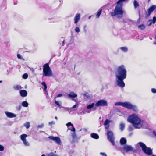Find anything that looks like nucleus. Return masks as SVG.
I'll return each instance as SVG.
<instances>
[{
	"instance_id": "nucleus-52",
	"label": "nucleus",
	"mask_w": 156,
	"mask_h": 156,
	"mask_svg": "<svg viewBox=\"0 0 156 156\" xmlns=\"http://www.w3.org/2000/svg\"><path fill=\"white\" fill-rule=\"evenodd\" d=\"M30 70L32 71V72H34V69H33V68H30Z\"/></svg>"
},
{
	"instance_id": "nucleus-25",
	"label": "nucleus",
	"mask_w": 156,
	"mask_h": 156,
	"mask_svg": "<svg viewBox=\"0 0 156 156\" xmlns=\"http://www.w3.org/2000/svg\"><path fill=\"white\" fill-rule=\"evenodd\" d=\"M125 127V124L122 122H120L119 124V129L121 131H123Z\"/></svg>"
},
{
	"instance_id": "nucleus-53",
	"label": "nucleus",
	"mask_w": 156,
	"mask_h": 156,
	"mask_svg": "<svg viewBox=\"0 0 156 156\" xmlns=\"http://www.w3.org/2000/svg\"><path fill=\"white\" fill-rule=\"evenodd\" d=\"M34 51V50H30L29 51L30 52H33Z\"/></svg>"
},
{
	"instance_id": "nucleus-28",
	"label": "nucleus",
	"mask_w": 156,
	"mask_h": 156,
	"mask_svg": "<svg viewBox=\"0 0 156 156\" xmlns=\"http://www.w3.org/2000/svg\"><path fill=\"white\" fill-rule=\"evenodd\" d=\"M102 11V9L101 8H100L99 10V11L98 12L97 14L96 15V17L97 18H98L99 17Z\"/></svg>"
},
{
	"instance_id": "nucleus-60",
	"label": "nucleus",
	"mask_w": 156,
	"mask_h": 156,
	"mask_svg": "<svg viewBox=\"0 0 156 156\" xmlns=\"http://www.w3.org/2000/svg\"><path fill=\"white\" fill-rule=\"evenodd\" d=\"M64 41H63V42H62L63 44H64Z\"/></svg>"
},
{
	"instance_id": "nucleus-31",
	"label": "nucleus",
	"mask_w": 156,
	"mask_h": 156,
	"mask_svg": "<svg viewBox=\"0 0 156 156\" xmlns=\"http://www.w3.org/2000/svg\"><path fill=\"white\" fill-rule=\"evenodd\" d=\"M95 105V104L94 103H92L91 104H89L87 105V109H90L93 108L94 106Z\"/></svg>"
},
{
	"instance_id": "nucleus-51",
	"label": "nucleus",
	"mask_w": 156,
	"mask_h": 156,
	"mask_svg": "<svg viewBox=\"0 0 156 156\" xmlns=\"http://www.w3.org/2000/svg\"><path fill=\"white\" fill-rule=\"evenodd\" d=\"M153 133L155 136H156V132L155 131H153Z\"/></svg>"
},
{
	"instance_id": "nucleus-43",
	"label": "nucleus",
	"mask_w": 156,
	"mask_h": 156,
	"mask_svg": "<svg viewBox=\"0 0 156 156\" xmlns=\"http://www.w3.org/2000/svg\"><path fill=\"white\" fill-rule=\"evenodd\" d=\"M4 150V147L2 146L0 144V151H3Z\"/></svg>"
},
{
	"instance_id": "nucleus-22",
	"label": "nucleus",
	"mask_w": 156,
	"mask_h": 156,
	"mask_svg": "<svg viewBox=\"0 0 156 156\" xmlns=\"http://www.w3.org/2000/svg\"><path fill=\"white\" fill-rule=\"evenodd\" d=\"M68 96L69 98H73L77 97V94H75L74 92H71L68 94Z\"/></svg>"
},
{
	"instance_id": "nucleus-12",
	"label": "nucleus",
	"mask_w": 156,
	"mask_h": 156,
	"mask_svg": "<svg viewBox=\"0 0 156 156\" xmlns=\"http://www.w3.org/2000/svg\"><path fill=\"white\" fill-rule=\"evenodd\" d=\"M5 113L6 116L9 118H13L16 117V115L15 114L8 111H5Z\"/></svg>"
},
{
	"instance_id": "nucleus-7",
	"label": "nucleus",
	"mask_w": 156,
	"mask_h": 156,
	"mask_svg": "<svg viewBox=\"0 0 156 156\" xmlns=\"http://www.w3.org/2000/svg\"><path fill=\"white\" fill-rule=\"evenodd\" d=\"M107 135L108 140L112 144L113 146H114L115 144L114 142L115 138L112 132L110 130H108Z\"/></svg>"
},
{
	"instance_id": "nucleus-35",
	"label": "nucleus",
	"mask_w": 156,
	"mask_h": 156,
	"mask_svg": "<svg viewBox=\"0 0 156 156\" xmlns=\"http://www.w3.org/2000/svg\"><path fill=\"white\" fill-rule=\"evenodd\" d=\"M41 84L44 87V90H45L47 89V85L44 82H42L41 83Z\"/></svg>"
},
{
	"instance_id": "nucleus-58",
	"label": "nucleus",
	"mask_w": 156,
	"mask_h": 156,
	"mask_svg": "<svg viewBox=\"0 0 156 156\" xmlns=\"http://www.w3.org/2000/svg\"><path fill=\"white\" fill-rule=\"evenodd\" d=\"M41 156H45V155L43 154Z\"/></svg>"
},
{
	"instance_id": "nucleus-46",
	"label": "nucleus",
	"mask_w": 156,
	"mask_h": 156,
	"mask_svg": "<svg viewBox=\"0 0 156 156\" xmlns=\"http://www.w3.org/2000/svg\"><path fill=\"white\" fill-rule=\"evenodd\" d=\"M49 125H52L55 124V122L54 121H51L49 122Z\"/></svg>"
},
{
	"instance_id": "nucleus-45",
	"label": "nucleus",
	"mask_w": 156,
	"mask_h": 156,
	"mask_svg": "<svg viewBox=\"0 0 156 156\" xmlns=\"http://www.w3.org/2000/svg\"><path fill=\"white\" fill-rule=\"evenodd\" d=\"M100 154L102 156H107V155L105 154V153L103 152H101L100 153Z\"/></svg>"
},
{
	"instance_id": "nucleus-4",
	"label": "nucleus",
	"mask_w": 156,
	"mask_h": 156,
	"mask_svg": "<svg viewBox=\"0 0 156 156\" xmlns=\"http://www.w3.org/2000/svg\"><path fill=\"white\" fill-rule=\"evenodd\" d=\"M135 146L137 148H139V147H141L143 152L146 155H152L151 156H156L155 155H152V150L150 147H147L144 143L142 142H139Z\"/></svg>"
},
{
	"instance_id": "nucleus-14",
	"label": "nucleus",
	"mask_w": 156,
	"mask_h": 156,
	"mask_svg": "<svg viewBox=\"0 0 156 156\" xmlns=\"http://www.w3.org/2000/svg\"><path fill=\"white\" fill-rule=\"evenodd\" d=\"M80 13L77 14L74 18V23L77 24L80 19Z\"/></svg>"
},
{
	"instance_id": "nucleus-24",
	"label": "nucleus",
	"mask_w": 156,
	"mask_h": 156,
	"mask_svg": "<svg viewBox=\"0 0 156 156\" xmlns=\"http://www.w3.org/2000/svg\"><path fill=\"white\" fill-rule=\"evenodd\" d=\"M91 136L93 138L96 139H98L99 138L98 135L96 133H92L90 134Z\"/></svg>"
},
{
	"instance_id": "nucleus-33",
	"label": "nucleus",
	"mask_w": 156,
	"mask_h": 156,
	"mask_svg": "<svg viewBox=\"0 0 156 156\" xmlns=\"http://www.w3.org/2000/svg\"><path fill=\"white\" fill-rule=\"evenodd\" d=\"M24 126L26 127L27 129H28L30 127V124L29 122H26L24 124Z\"/></svg>"
},
{
	"instance_id": "nucleus-54",
	"label": "nucleus",
	"mask_w": 156,
	"mask_h": 156,
	"mask_svg": "<svg viewBox=\"0 0 156 156\" xmlns=\"http://www.w3.org/2000/svg\"><path fill=\"white\" fill-rule=\"evenodd\" d=\"M133 134V133H130V134H129V136H131Z\"/></svg>"
},
{
	"instance_id": "nucleus-6",
	"label": "nucleus",
	"mask_w": 156,
	"mask_h": 156,
	"mask_svg": "<svg viewBox=\"0 0 156 156\" xmlns=\"http://www.w3.org/2000/svg\"><path fill=\"white\" fill-rule=\"evenodd\" d=\"M108 104L107 101L105 100L101 99L98 100L95 104V107L93 108L94 110H96L95 107L100 106H107Z\"/></svg>"
},
{
	"instance_id": "nucleus-10",
	"label": "nucleus",
	"mask_w": 156,
	"mask_h": 156,
	"mask_svg": "<svg viewBox=\"0 0 156 156\" xmlns=\"http://www.w3.org/2000/svg\"><path fill=\"white\" fill-rule=\"evenodd\" d=\"M156 8V5H152L149 8L147 9V12H146L147 17H148Z\"/></svg>"
},
{
	"instance_id": "nucleus-47",
	"label": "nucleus",
	"mask_w": 156,
	"mask_h": 156,
	"mask_svg": "<svg viewBox=\"0 0 156 156\" xmlns=\"http://www.w3.org/2000/svg\"><path fill=\"white\" fill-rule=\"evenodd\" d=\"M17 57L18 58H22L21 55L19 54H17Z\"/></svg>"
},
{
	"instance_id": "nucleus-27",
	"label": "nucleus",
	"mask_w": 156,
	"mask_h": 156,
	"mask_svg": "<svg viewBox=\"0 0 156 156\" xmlns=\"http://www.w3.org/2000/svg\"><path fill=\"white\" fill-rule=\"evenodd\" d=\"M22 105L25 107H27L28 106L29 104L26 101H23L21 103Z\"/></svg>"
},
{
	"instance_id": "nucleus-23",
	"label": "nucleus",
	"mask_w": 156,
	"mask_h": 156,
	"mask_svg": "<svg viewBox=\"0 0 156 156\" xmlns=\"http://www.w3.org/2000/svg\"><path fill=\"white\" fill-rule=\"evenodd\" d=\"M120 142L121 145H123L126 143L127 141L125 138L122 137L120 140Z\"/></svg>"
},
{
	"instance_id": "nucleus-34",
	"label": "nucleus",
	"mask_w": 156,
	"mask_h": 156,
	"mask_svg": "<svg viewBox=\"0 0 156 156\" xmlns=\"http://www.w3.org/2000/svg\"><path fill=\"white\" fill-rule=\"evenodd\" d=\"M63 108L66 111H67L70 112H72L74 110H72V108H68V107H63Z\"/></svg>"
},
{
	"instance_id": "nucleus-2",
	"label": "nucleus",
	"mask_w": 156,
	"mask_h": 156,
	"mask_svg": "<svg viewBox=\"0 0 156 156\" xmlns=\"http://www.w3.org/2000/svg\"><path fill=\"white\" fill-rule=\"evenodd\" d=\"M126 68L123 65L119 66L115 72V75L117 85L120 87L123 88L125 86V83L123 80L126 77Z\"/></svg>"
},
{
	"instance_id": "nucleus-1",
	"label": "nucleus",
	"mask_w": 156,
	"mask_h": 156,
	"mask_svg": "<svg viewBox=\"0 0 156 156\" xmlns=\"http://www.w3.org/2000/svg\"><path fill=\"white\" fill-rule=\"evenodd\" d=\"M127 121L131 123L135 129L147 128L148 125L147 122L144 120L141 119L136 113H133L128 116Z\"/></svg>"
},
{
	"instance_id": "nucleus-56",
	"label": "nucleus",
	"mask_w": 156,
	"mask_h": 156,
	"mask_svg": "<svg viewBox=\"0 0 156 156\" xmlns=\"http://www.w3.org/2000/svg\"><path fill=\"white\" fill-rule=\"evenodd\" d=\"M91 17V16H89L88 17V19H90Z\"/></svg>"
},
{
	"instance_id": "nucleus-38",
	"label": "nucleus",
	"mask_w": 156,
	"mask_h": 156,
	"mask_svg": "<svg viewBox=\"0 0 156 156\" xmlns=\"http://www.w3.org/2000/svg\"><path fill=\"white\" fill-rule=\"evenodd\" d=\"M55 104L57 105V106L59 107L60 108H61L62 107L61 105V104H60L58 101H55Z\"/></svg>"
},
{
	"instance_id": "nucleus-39",
	"label": "nucleus",
	"mask_w": 156,
	"mask_h": 156,
	"mask_svg": "<svg viewBox=\"0 0 156 156\" xmlns=\"http://www.w3.org/2000/svg\"><path fill=\"white\" fill-rule=\"evenodd\" d=\"M22 77L24 79H26L28 77V75L27 73H25L23 74Z\"/></svg>"
},
{
	"instance_id": "nucleus-15",
	"label": "nucleus",
	"mask_w": 156,
	"mask_h": 156,
	"mask_svg": "<svg viewBox=\"0 0 156 156\" xmlns=\"http://www.w3.org/2000/svg\"><path fill=\"white\" fill-rule=\"evenodd\" d=\"M132 104L128 102H123V107L128 109H130Z\"/></svg>"
},
{
	"instance_id": "nucleus-18",
	"label": "nucleus",
	"mask_w": 156,
	"mask_h": 156,
	"mask_svg": "<svg viewBox=\"0 0 156 156\" xmlns=\"http://www.w3.org/2000/svg\"><path fill=\"white\" fill-rule=\"evenodd\" d=\"M111 121L108 119H107L105 120L104 123L105 129H107L108 128L109 126V123Z\"/></svg>"
},
{
	"instance_id": "nucleus-36",
	"label": "nucleus",
	"mask_w": 156,
	"mask_h": 156,
	"mask_svg": "<svg viewBox=\"0 0 156 156\" xmlns=\"http://www.w3.org/2000/svg\"><path fill=\"white\" fill-rule=\"evenodd\" d=\"M134 129L133 127L131 125L129 126L128 130L129 131H132Z\"/></svg>"
},
{
	"instance_id": "nucleus-57",
	"label": "nucleus",
	"mask_w": 156,
	"mask_h": 156,
	"mask_svg": "<svg viewBox=\"0 0 156 156\" xmlns=\"http://www.w3.org/2000/svg\"><path fill=\"white\" fill-rule=\"evenodd\" d=\"M72 100H73L74 101H76L75 99H74L73 98H72Z\"/></svg>"
},
{
	"instance_id": "nucleus-62",
	"label": "nucleus",
	"mask_w": 156,
	"mask_h": 156,
	"mask_svg": "<svg viewBox=\"0 0 156 156\" xmlns=\"http://www.w3.org/2000/svg\"><path fill=\"white\" fill-rule=\"evenodd\" d=\"M2 82V81H0V83Z\"/></svg>"
},
{
	"instance_id": "nucleus-37",
	"label": "nucleus",
	"mask_w": 156,
	"mask_h": 156,
	"mask_svg": "<svg viewBox=\"0 0 156 156\" xmlns=\"http://www.w3.org/2000/svg\"><path fill=\"white\" fill-rule=\"evenodd\" d=\"M22 108V106L20 105L16 107V109L18 111H20Z\"/></svg>"
},
{
	"instance_id": "nucleus-17",
	"label": "nucleus",
	"mask_w": 156,
	"mask_h": 156,
	"mask_svg": "<svg viewBox=\"0 0 156 156\" xmlns=\"http://www.w3.org/2000/svg\"><path fill=\"white\" fill-rule=\"evenodd\" d=\"M149 23L148 24V26L151 25L152 24H154L156 22V16H154L153 17L152 20H148Z\"/></svg>"
},
{
	"instance_id": "nucleus-8",
	"label": "nucleus",
	"mask_w": 156,
	"mask_h": 156,
	"mask_svg": "<svg viewBox=\"0 0 156 156\" xmlns=\"http://www.w3.org/2000/svg\"><path fill=\"white\" fill-rule=\"evenodd\" d=\"M27 136L26 134H23L20 135V138L24 145L26 146H29L30 145L29 143L27 141L26 139Z\"/></svg>"
},
{
	"instance_id": "nucleus-41",
	"label": "nucleus",
	"mask_w": 156,
	"mask_h": 156,
	"mask_svg": "<svg viewBox=\"0 0 156 156\" xmlns=\"http://www.w3.org/2000/svg\"><path fill=\"white\" fill-rule=\"evenodd\" d=\"M75 30L76 33H79L80 31V29L78 27H76L75 28Z\"/></svg>"
},
{
	"instance_id": "nucleus-63",
	"label": "nucleus",
	"mask_w": 156,
	"mask_h": 156,
	"mask_svg": "<svg viewBox=\"0 0 156 156\" xmlns=\"http://www.w3.org/2000/svg\"><path fill=\"white\" fill-rule=\"evenodd\" d=\"M154 44H156V43L155 42H154Z\"/></svg>"
},
{
	"instance_id": "nucleus-49",
	"label": "nucleus",
	"mask_w": 156,
	"mask_h": 156,
	"mask_svg": "<svg viewBox=\"0 0 156 156\" xmlns=\"http://www.w3.org/2000/svg\"><path fill=\"white\" fill-rule=\"evenodd\" d=\"M62 96V94H59L57 96V97H61Z\"/></svg>"
},
{
	"instance_id": "nucleus-50",
	"label": "nucleus",
	"mask_w": 156,
	"mask_h": 156,
	"mask_svg": "<svg viewBox=\"0 0 156 156\" xmlns=\"http://www.w3.org/2000/svg\"><path fill=\"white\" fill-rule=\"evenodd\" d=\"M56 56H57V57H58V55H54L53 56H52V57L51 58H53L54 57H55Z\"/></svg>"
},
{
	"instance_id": "nucleus-19",
	"label": "nucleus",
	"mask_w": 156,
	"mask_h": 156,
	"mask_svg": "<svg viewBox=\"0 0 156 156\" xmlns=\"http://www.w3.org/2000/svg\"><path fill=\"white\" fill-rule=\"evenodd\" d=\"M48 20H51L50 21L51 22H57L59 21V18L57 16H55L53 18L49 19Z\"/></svg>"
},
{
	"instance_id": "nucleus-20",
	"label": "nucleus",
	"mask_w": 156,
	"mask_h": 156,
	"mask_svg": "<svg viewBox=\"0 0 156 156\" xmlns=\"http://www.w3.org/2000/svg\"><path fill=\"white\" fill-rule=\"evenodd\" d=\"M119 48L122 52L124 53H126L128 51V48L126 46L120 47Z\"/></svg>"
},
{
	"instance_id": "nucleus-30",
	"label": "nucleus",
	"mask_w": 156,
	"mask_h": 156,
	"mask_svg": "<svg viewBox=\"0 0 156 156\" xmlns=\"http://www.w3.org/2000/svg\"><path fill=\"white\" fill-rule=\"evenodd\" d=\"M133 5L135 8H136L139 6V4L137 1L135 0L133 2Z\"/></svg>"
},
{
	"instance_id": "nucleus-11",
	"label": "nucleus",
	"mask_w": 156,
	"mask_h": 156,
	"mask_svg": "<svg viewBox=\"0 0 156 156\" xmlns=\"http://www.w3.org/2000/svg\"><path fill=\"white\" fill-rule=\"evenodd\" d=\"M66 125L67 126L68 129L73 132H75L76 130L73 127V125L70 122H69L66 123Z\"/></svg>"
},
{
	"instance_id": "nucleus-48",
	"label": "nucleus",
	"mask_w": 156,
	"mask_h": 156,
	"mask_svg": "<svg viewBox=\"0 0 156 156\" xmlns=\"http://www.w3.org/2000/svg\"><path fill=\"white\" fill-rule=\"evenodd\" d=\"M77 104H76L75 105H74L71 108H72V110H73V108H76L77 107Z\"/></svg>"
},
{
	"instance_id": "nucleus-59",
	"label": "nucleus",
	"mask_w": 156,
	"mask_h": 156,
	"mask_svg": "<svg viewBox=\"0 0 156 156\" xmlns=\"http://www.w3.org/2000/svg\"><path fill=\"white\" fill-rule=\"evenodd\" d=\"M139 16H140V11H139Z\"/></svg>"
},
{
	"instance_id": "nucleus-32",
	"label": "nucleus",
	"mask_w": 156,
	"mask_h": 156,
	"mask_svg": "<svg viewBox=\"0 0 156 156\" xmlns=\"http://www.w3.org/2000/svg\"><path fill=\"white\" fill-rule=\"evenodd\" d=\"M115 106H122L123 107V102L119 101L115 103Z\"/></svg>"
},
{
	"instance_id": "nucleus-9",
	"label": "nucleus",
	"mask_w": 156,
	"mask_h": 156,
	"mask_svg": "<svg viewBox=\"0 0 156 156\" xmlns=\"http://www.w3.org/2000/svg\"><path fill=\"white\" fill-rule=\"evenodd\" d=\"M48 138L53 140L58 145H60L61 143V141L60 138L58 136H49Z\"/></svg>"
},
{
	"instance_id": "nucleus-13",
	"label": "nucleus",
	"mask_w": 156,
	"mask_h": 156,
	"mask_svg": "<svg viewBox=\"0 0 156 156\" xmlns=\"http://www.w3.org/2000/svg\"><path fill=\"white\" fill-rule=\"evenodd\" d=\"M133 148L130 145H125L123 148V150L126 152H128L129 151H132Z\"/></svg>"
},
{
	"instance_id": "nucleus-21",
	"label": "nucleus",
	"mask_w": 156,
	"mask_h": 156,
	"mask_svg": "<svg viewBox=\"0 0 156 156\" xmlns=\"http://www.w3.org/2000/svg\"><path fill=\"white\" fill-rule=\"evenodd\" d=\"M130 109L132 110L133 111L135 112H138L139 111L138 109L137 106L136 105H133L132 104L131 105Z\"/></svg>"
},
{
	"instance_id": "nucleus-64",
	"label": "nucleus",
	"mask_w": 156,
	"mask_h": 156,
	"mask_svg": "<svg viewBox=\"0 0 156 156\" xmlns=\"http://www.w3.org/2000/svg\"><path fill=\"white\" fill-rule=\"evenodd\" d=\"M123 22H124V23H125V22L124 21H123Z\"/></svg>"
},
{
	"instance_id": "nucleus-40",
	"label": "nucleus",
	"mask_w": 156,
	"mask_h": 156,
	"mask_svg": "<svg viewBox=\"0 0 156 156\" xmlns=\"http://www.w3.org/2000/svg\"><path fill=\"white\" fill-rule=\"evenodd\" d=\"M72 137L73 139H76L77 136L76 135L75 133L74 132V133H73L72 134Z\"/></svg>"
},
{
	"instance_id": "nucleus-16",
	"label": "nucleus",
	"mask_w": 156,
	"mask_h": 156,
	"mask_svg": "<svg viewBox=\"0 0 156 156\" xmlns=\"http://www.w3.org/2000/svg\"><path fill=\"white\" fill-rule=\"evenodd\" d=\"M20 96L22 97H25L27 94V92L25 90H21L20 91Z\"/></svg>"
},
{
	"instance_id": "nucleus-44",
	"label": "nucleus",
	"mask_w": 156,
	"mask_h": 156,
	"mask_svg": "<svg viewBox=\"0 0 156 156\" xmlns=\"http://www.w3.org/2000/svg\"><path fill=\"white\" fill-rule=\"evenodd\" d=\"M151 92L153 93H156V89L155 88H152L151 89Z\"/></svg>"
},
{
	"instance_id": "nucleus-61",
	"label": "nucleus",
	"mask_w": 156,
	"mask_h": 156,
	"mask_svg": "<svg viewBox=\"0 0 156 156\" xmlns=\"http://www.w3.org/2000/svg\"><path fill=\"white\" fill-rule=\"evenodd\" d=\"M155 38L156 39V35H155Z\"/></svg>"
},
{
	"instance_id": "nucleus-3",
	"label": "nucleus",
	"mask_w": 156,
	"mask_h": 156,
	"mask_svg": "<svg viewBox=\"0 0 156 156\" xmlns=\"http://www.w3.org/2000/svg\"><path fill=\"white\" fill-rule=\"evenodd\" d=\"M128 0H118L117 2V5L115 7V10L111 13V16H118L119 18H122V17L124 11L122 10V2H126Z\"/></svg>"
},
{
	"instance_id": "nucleus-42",
	"label": "nucleus",
	"mask_w": 156,
	"mask_h": 156,
	"mask_svg": "<svg viewBox=\"0 0 156 156\" xmlns=\"http://www.w3.org/2000/svg\"><path fill=\"white\" fill-rule=\"evenodd\" d=\"M44 126V124L43 123H41L40 125H39L37 126V128H42Z\"/></svg>"
},
{
	"instance_id": "nucleus-55",
	"label": "nucleus",
	"mask_w": 156,
	"mask_h": 156,
	"mask_svg": "<svg viewBox=\"0 0 156 156\" xmlns=\"http://www.w3.org/2000/svg\"><path fill=\"white\" fill-rule=\"evenodd\" d=\"M55 118L56 119H58L57 116H55Z\"/></svg>"
},
{
	"instance_id": "nucleus-29",
	"label": "nucleus",
	"mask_w": 156,
	"mask_h": 156,
	"mask_svg": "<svg viewBox=\"0 0 156 156\" xmlns=\"http://www.w3.org/2000/svg\"><path fill=\"white\" fill-rule=\"evenodd\" d=\"M138 28L142 30H144L145 29V26L143 24H141L138 26Z\"/></svg>"
},
{
	"instance_id": "nucleus-5",
	"label": "nucleus",
	"mask_w": 156,
	"mask_h": 156,
	"mask_svg": "<svg viewBox=\"0 0 156 156\" xmlns=\"http://www.w3.org/2000/svg\"><path fill=\"white\" fill-rule=\"evenodd\" d=\"M43 75L44 76H51L52 73L48 63H46L43 66Z\"/></svg>"
},
{
	"instance_id": "nucleus-26",
	"label": "nucleus",
	"mask_w": 156,
	"mask_h": 156,
	"mask_svg": "<svg viewBox=\"0 0 156 156\" xmlns=\"http://www.w3.org/2000/svg\"><path fill=\"white\" fill-rule=\"evenodd\" d=\"M13 88L16 90H19L22 88V87L20 85H16L13 86Z\"/></svg>"
}]
</instances>
